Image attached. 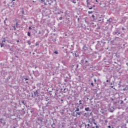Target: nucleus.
<instances>
[{"mask_svg": "<svg viewBox=\"0 0 128 128\" xmlns=\"http://www.w3.org/2000/svg\"><path fill=\"white\" fill-rule=\"evenodd\" d=\"M40 2L42 4H44V6H48V4L50 6V4L54 2L52 0H40Z\"/></svg>", "mask_w": 128, "mask_h": 128, "instance_id": "obj_1", "label": "nucleus"}, {"mask_svg": "<svg viewBox=\"0 0 128 128\" xmlns=\"http://www.w3.org/2000/svg\"><path fill=\"white\" fill-rule=\"evenodd\" d=\"M34 94L35 96L38 97V91H36V92H34Z\"/></svg>", "mask_w": 128, "mask_h": 128, "instance_id": "obj_2", "label": "nucleus"}, {"mask_svg": "<svg viewBox=\"0 0 128 128\" xmlns=\"http://www.w3.org/2000/svg\"><path fill=\"white\" fill-rule=\"evenodd\" d=\"M3 122H4V120L0 119V122H1V124H6V122H4V123Z\"/></svg>", "mask_w": 128, "mask_h": 128, "instance_id": "obj_3", "label": "nucleus"}, {"mask_svg": "<svg viewBox=\"0 0 128 128\" xmlns=\"http://www.w3.org/2000/svg\"><path fill=\"white\" fill-rule=\"evenodd\" d=\"M85 110H86V112H89L90 111V108H85Z\"/></svg>", "mask_w": 128, "mask_h": 128, "instance_id": "obj_4", "label": "nucleus"}, {"mask_svg": "<svg viewBox=\"0 0 128 128\" xmlns=\"http://www.w3.org/2000/svg\"><path fill=\"white\" fill-rule=\"evenodd\" d=\"M74 56L76 58L78 57V52H76L74 53Z\"/></svg>", "mask_w": 128, "mask_h": 128, "instance_id": "obj_5", "label": "nucleus"}, {"mask_svg": "<svg viewBox=\"0 0 128 128\" xmlns=\"http://www.w3.org/2000/svg\"><path fill=\"white\" fill-rule=\"evenodd\" d=\"M0 45L1 48H2V46H4V43H0Z\"/></svg>", "mask_w": 128, "mask_h": 128, "instance_id": "obj_6", "label": "nucleus"}, {"mask_svg": "<svg viewBox=\"0 0 128 128\" xmlns=\"http://www.w3.org/2000/svg\"><path fill=\"white\" fill-rule=\"evenodd\" d=\"M27 42H28V44H29V46H30V44H31L30 40H28Z\"/></svg>", "mask_w": 128, "mask_h": 128, "instance_id": "obj_7", "label": "nucleus"}, {"mask_svg": "<svg viewBox=\"0 0 128 128\" xmlns=\"http://www.w3.org/2000/svg\"><path fill=\"white\" fill-rule=\"evenodd\" d=\"M76 114H78V116H80V114H82V112H78Z\"/></svg>", "mask_w": 128, "mask_h": 128, "instance_id": "obj_8", "label": "nucleus"}, {"mask_svg": "<svg viewBox=\"0 0 128 128\" xmlns=\"http://www.w3.org/2000/svg\"><path fill=\"white\" fill-rule=\"evenodd\" d=\"M72 2L73 4H76V2L75 0H72Z\"/></svg>", "mask_w": 128, "mask_h": 128, "instance_id": "obj_9", "label": "nucleus"}, {"mask_svg": "<svg viewBox=\"0 0 128 128\" xmlns=\"http://www.w3.org/2000/svg\"><path fill=\"white\" fill-rule=\"evenodd\" d=\"M92 12H92V11H90V12H88V14H92Z\"/></svg>", "mask_w": 128, "mask_h": 128, "instance_id": "obj_10", "label": "nucleus"}, {"mask_svg": "<svg viewBox=\"0 0 128 128\" xmlns=\"http://www.w3.org/2000/svg\"><path fill=\"white\" fill-rule=\"evenodd\" d=\"M54 54H58V51H55L54 52Z\"/></svg>", "mask_w": 128, "mask_h": 128, "instance_id": "obj_11", "label": "nucleus"}, {"mask_svg": "<svg viewBox=\"0 0 128 128\" xmlns=\"http://www.w3.org/2000/svg\"><path fill=\"white\" fill-rule=\"evenodd\" d=\"M28 36H30V32H28Z\"/></svg>", "mask_w": 128, "mask_h": 128, "instance_id": "obj_12", "label": "nucleus"}, {"mask_svg": "<svg viewBox=\"0 0 128 128\" xmlns=\"http://www.w3.org/2000/svg\"><path fill=\"white\" fill-rule=\"evenodd\" d=\"M82 100H80L79 101V106H80V104H82Z\"/></svg>", "mask_w": 128, "mask_h": 128, "instance_id": "obj_13", "label": "nucleus"}, {"mask_svg": "<svg viewBox=\"0 0 128 128\" xmlns=\"http://www.w3.org/2000/svg\"><path fill=\"white\" fill-rule=\"evenodd\" d=\"M4 42H6V38H4V40L2 41V44H4Z\"/></svg>", "mask_w": 128, "mask_h": 128, "instance_id": "obj_14", "label": "nucleus"}, {"mask_svg": "<svg viewBox=\"0 0 128 128\" xmlns=\"http://www.w3.org/2000/svg\"><path fill=\"white\" fill-rule=\"evenodd\" d=\"M76 112H80V108H76Z\"/></svg>", "mask_w": 128, "mask_h": 128, "instance_id": "obj_15", "label": "nucleus"}, {"mask_svg": "<svg viewBox=\"0 0 128 128\" xmlns=\"http://www.w3.org/2000/svg\"><path fill=\"white\" fill-rule=\"evenodd\" d=\"M92 18H93L94 20V18H95L94 15H92Z\"/></svg>", "mask_w": 128, "mask_h": 128, "instance_id": "obj_16", "label": "nucleus"}, {"mask_svg": "<svg viewBox=\"0 0 128 128\" xmlns=\"http://www.w3.org/2000/svg\"><path fill=\"white\" fill-rule=\"evenodd\" d=\"M83 48H87L86 46H84L83 47Z\"/></svg>", "mask_w": 128, "mask_h": 128, "instance_id": "obj_17", "label": "nucleus"}, {"mask_svg": "<svg viewBox=\"0 0 128 128\" xmlns=\"http://www.w3.org/2000/svg\"><path fill=\"white\" fill-rule=\"evenodd\" d=\"M25 80H28V78H25Z\"/></svg>", "mask_w": 128, "mask_h": 128, "instance_id": "obj_18", "label": "nucleus"}, {"mask_svg": "<svg viewBox=\"0 0 128 128\" xmlns=\"http://www.w3.org/2000/svg\"><path fill=\"white\" fill-rule=\"evenodd\" d=\"M28 28H29V30H32V29L31 26H30V27Z\"/></svg>", "mask_w": 128, "mask_h": 128, "instance_id": "obj_19", "label": "nucleus"}, {"mask_svg": "<svg viewBox=\"0 0 128 128\" xmlns=\"http://www.w3.org/2000/svg\"><path fill=\"white\" fill-rule=\"evenodd\" d=\"M36 46H38V43H36Z\"/></svg>", "mask_w": 128, "mask_h": 128, "instance_id": "obj_20", "label": "nucleus"}, {"mask_svg": "<svg viewBox=\"0 0 128 128\" xmlns=\"http://www.w3.org/2000/svg\"><path fill=\"white\" fill-rule=\"evenodd\" d=\"M90 10H92V7H90L89 8Z\"/></svg>", "mask_w": 128, "mask_h": 128, "instance_id": "obj_21", "label": "nucleus"}, {"mask_svg": "<svg viewBox=\"0 0 128 128\" xmlns=\"http://www.w3.org/2000/svg\"><path fill=\"white\" fill-rule=\"evenodd\" d=\"M94 82H96V80L94 79Z\"/></svg>", "mask_w": 128, "mask_h": 128, "instance_id": "obj_22", "label": "nucleus"}, {"mask_svg": "<svg viewBox=\"0 0 128 128\" xmlns=\"http://www.w3.org/2000/svg\"><path fill=\"white\" fill-rule=\"evenodd\" d=\"M91 84L92 85V86H94V83H92V82L91 83Z\"/></svg>", "mask_w": 128, "mask_h": 128, "instance_id": "obj_23", "label": "nucleus"}, {"mask_svg": "<svg viewBox=\"0 0 128 128\" xmlns=\"http://www.w3.org/2000/svg\"><path fill=\"white\" fill-rule=\"evenodd\" d=\"M108 128H111L112 126H108Z\"/></svg>", "mask_w": 128, "mask_h": 128, "instance_id": "obj_24", "label": "nucleus"}, {"mask_svg": "<svg viewBox=\"0 0 128 128\" xmlns=\"http://www.w3.org/2000/svg\"><path fill=\"white\" fill-rule=\"evenodd\" d=\"M16 42H20V40H16Z\"/></svg>", "mask_w": 128, "mask_h": 128, "instance_id": "obj_25", "label": "nucleus"}, {"mask_svg": "<svg viewBox=\"0 0 128 128\" xmlns=\"http://www.w3.org/2000/svg\"><path fill=\"white\" fill-rule=\"evenodd\" d=\"M16 26H18V22H16Z\"/></svg>", "mask_w": 128, "mask_h": 128, "instance_id": "obj_26", "label": "nucleus"}, {"mask_svg": "<svg viewBox=\"0 0 128 128\" xmlns=\"http://www.w3.org/2000/svg\"><path fill=\"white\" fill-rule=\"evenodd\" d=\"M121 128H126L125 126H124V127L122 126Z\"/></svg>", "mask_w": 128, "mask_h": 128, "instance_id": "obj_27", "label": "nucleus"}, {"mask_svg": "<svg viewBox=\"0 0 128 128\" xmlns=\"http://www.w3.org/2000/svg\"><path fill=\"white\" fill-rule=\"evenodd\" d=\"M122 30H126L124 28H122Z\"/></svg>", "mask_w": 128, "mask_h": 128, "instance_id": "obj_28", "label": "nucleus"}, {"mask_svg": "<svg viewBox=\"0 0 128 128\" xmlns=\"http://www.w3.org/2000/svg\"><path fill=\"white\" fill-rule=\"evenodd\" d=\"M17 58H18V56H15Z\"/></svg>", "mask_w": 128, "mask_h": 128, "instance_id": "obj_29", "label": "nucleus"}, {"mask_svg": "<svg viewBox=\"0 0 128 128\" xmlns=\"http://www.w3.org/2000/svg\"><path fill=\"white\" fill-rule=\"evenodd\" d=\"M96 128H98V126H96Z\"/></svg>", "mask_w": 128, "mask_h": 128, "instance_id": "obj_30", "label": "nucleus"}, {"mask_svg": "<svg viewBox=\"0 0 128 128\" xmlns=\"http://www.w3.org/2000/svg\"><path fill=\"white\" fill-rule=\"evenodd\" d=\"M94 124H95L96 126V123L94 122Z\"/></svg>", "mask_w": 128, "mask_h": 128, "instance_id": "obj_31", "label": "nucleus"}, {"mask_svg": "<svg viewBox=\"0 0 128 128\" xmlns=\"http://www.w3.org/2000/svg\"><path fill=\"white\" fill-rule=\"evenodd\" d=\"M106 82H108V80H106Z\"/></svg>", "mask_w": 128, "mask_h": 128, "instance_id": "obj_32", "label": "nucleus"}, {"mask_svg": "<svg viewBox=\"0 0 128 128\" xmlns=\"http://www.w3.org/2000/svg\"><path fill=\"white\" fill-rule=\"evenodd\" d=\"M26 84H28V82H26Z\"/></svg>", "mask_w": 128, "mask_h": 128, "instance_id": "obj_33", "label": "nucleus"}, {"mask_svg": "<svg viewBox=\"0 0 128 128\" xmlns=\"http://www.w3.org/2000/svg\"><path fill=\"white\" fill-rule=\"evenodd\" d=\"M111 88H114V86H112Z\"/></svg>", "mask_w": 128, "mask_h": 128, "instance_id": "obj_34", "label": "nucleus"}, {"mask_svg": "<svg viewBox=\"0 0 128 128\" xmlns=\"http://www.w3.org/2000/svg\"><path fill=\"white\" fill-rule=\"evenodd\" d=\"M96 2H98V0H96Z\"/></svg>", "mask_w": 128, "mask_h": 128, "instance_id": "obj_35", "label": "nucleus"}, {"mask_svg": "<svg viewBox=\"0 0 128 128\" xmlns=\"http://www.w3.org/2000/svg\"><path fill=\"white\" fill-rule=\"evenodd\" d=\"M105 122H108V120H106V121H105Z\"/></svg>", "mask_w": 128, "mask_h": 128, "instance_id": "obj_36", "label": "nucleus"}, {"mask_svg": "<svg viewBox=\"0 0 128 128\" xmlns=\"http://www.w3.org/2000/svg\"><path fill=\"white\" fill-rule=\"evenodd\" d=\"M16 0H12V2H14Z\"/></svg>", "mask_w": 128, "mask_h": 128, "instance_id": "obj_37", "label": "nucleus"}, {"mask_svg": "<svg viewBox=\"0 0 128 128\" xmlns=\"http://www.w3.org/2000/svg\"><path fill=\"white\" fill-rule=\"evenodd\" d=\"M32 2H34V1H32Z\"/></svg>", "mask_w": 128, "mask_h": 128, "instance_id": "obj_38", "label": "nucleus"}, {"mask_svg": "<svg viewBox=\"0 0 128 128\" xmlns=\"http://www.w3.org/2000/svg\"><path fill=\"white\" fill-rule=\"evenodd\" d=\"M98 22H101V20H98Z\"/></svg>", "mask_w": 128, "mask_h": 128, "instance_id": "obj_39", "label": "nucleus"}, {"mask_svg": "<svg viewBox=\"0 0 128 128\" xmlns=\"http://www.w3.org/2000/svg\"><path fill=\"white\" fill-rule=\"evenodd\" d=\"M92 128H94V126L92 127Z\"/></svg>", "mask_w": 128, "mask_h": 128, "instance_id": "obj_40", "label": "nucleus"}, {"mask_svg": "<svg viewBox=\"0 0 128 128\" xmlns=\"http://www.w3.org/2000/svg\"><path fill=\"white\" fill-rule=\"evenodd\" d=\"M94 6V7H95V6Z\"/></svg>", "mask_w": 128, "mask_h": 128, "instance_id": "obj_41", "label": "nucleus"}, {"mask_svg": "<svg viewBox=\"0 0 128 128\" xmlns=\"http://www.w3.org/2000/svg\"><path fill=\"white\" fill-rule=\"evenodd\" d=\"M62 124H64V122H63V123H62Z\"/></svg>", "mask_w": 128, "mask_h": 128, "instance_id": "obj_42", "label": "nucleus"}, {"mask_svg": "<svg viewBox=\"0 0 128 128\" xmlns=\"http://www.w3.org/2000/svg\"><path fill=\"white\" fill-rule=\"evenodd\" d=\"M112 128H114V127H112Z\"/></svg>", "mask_w": 128, "mask_h": 128, "instance_id": "obj_43", "label": "nucleus"}]
</instances>
